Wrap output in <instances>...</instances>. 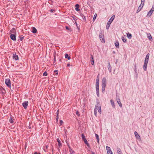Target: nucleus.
<instances>
[{
    "label": "nucleus",
    "mask_w": 154,
    "mask_h": 154,
    "mask_svg": "<svg viewBox=\"0 0 154 154\" xmlns=\"http://www.w3.org/2000/svg\"><path fill=\"white\" fill-rule=\"evenodd\" d=\"M106 150L107 151V152H108V151H111V149L110 148V147H109L107 146H106Z\"/></svg>",
    "instance_id": "72a5a7b5"
},
{
    "label": "nucleus",
    "mask_w": 154,
    "mask_h": 154,
    "mask_svg": "<svg viewBox=\"0 0 154 154\" xmlns=\"http://www.w3.org/2000/svg\"><path fill=\"white\" fill-rule=\"evenodd\" d=\"M22 37H20V40L21 41H22L23 39V38H24V36H22Z\"/></svg>",
    "instance_id": "09e8293b"
},
{
    "label": "nucleus",
    "mask_w": 154,
    "mask_h": 154,
    "mask_svg": "<svg viewBox=\"0 0 154 154\" xmlns=\"http://www.w3.org/2000/svg\"><path fill=\"white\" fill-rule=\"evenodd\" d=\"M48 74L46 71H45L43 74V76H46Z\"/></svg>",
    "instance_id": "37998d69"
},
{
    "label": "nucleus",
    "mask_w": 154,
    "mask_h": 154,
    "mask_svg": "<svg viewBox=\"0 0 154 154\" xmlns=\"http://www.w3.org/2000/svg\"><path fill=\"white\" fill-rule=\"evenodd\" d=\"M83 141H84L85 143L87 145L88 147H90V144L88 143V141H87V140H86V139H85V140H83Z\"/></svg>",
    "instance_id": "412c9836"
},
{
    "label": "nucleus",
    "mask_w": 154,
    "mask_h": 154,
    "mask_svg": "<svg viewBox=\"0 0 154 154\" xmlns=\"http://www.w3.org/2000/svg\"><path fill=\"white\" fill-rule=\"evenodd\" d=\"M148 62L144 61V63L143 64V68L144 70L145 71L146 70Z\"/></svg>",
    "instance_id": "1a4fd4ad"
},
{
    "label": "nucleus",
    "mask_w": 154,
    "mask_h": 154,
    "mask_svg": "<svg viewBox=\"0 0 154 154\" xmlns=\"http://www.w3.org/2000/svg\"><path fill=\"white\" fill-rule=\"evenodd\" d=\"M67 66L68 67L69 66H70V64H69V63L67 64Z\"/></svg>",
    "instance_id": "e2e57ef3"
},
{
    "label": "nucleus",
    "mask_w": 154,
    "mask_h": 154,
    "mask_svg": "<svg viewBox=\"0 0 154 154\" xmlns=\"http://www.w3.org/2000/svg\"><path fill=\"white\" fill-rule=\"evenodd\" d=\"M99 74L98 75H97V79H99Z\"/></svg>",
    "instance_id": "680f3d73"
},
{
    "label": "nucleus",
    "mask_w": 154,
    "mask_h": 154,
    "mask_svg": "<svg viewBox=\"0 0 154 154\" xmlns=\"http://www.w3.org/2000/svg\"><path fill=\"white\" fill-rule=\"evenodd\" d=\"M122 41L124 42L125 43L127 42V39L125 38L122 37Z\"/></svg>",
    "instance_id": "2f4dec72"
},
{
    "label": "nucleus",
    "mask_w": 154,
    "mask_h": 154,
    "mask_svg": "<svg viewBox=\"0 0 154 154\" xmlns=\"http://www.w3.org/2000/svg\"><path fill=\"white\" fill-rule=\"evenodd\" d=\"M57 115L59 116V110H58L57 112Z\"/></svg>",
    "instance_id": "bf43d9fd"
},
{
    "label": "nucleus",
    "mask_w": 154,
    "mask_h": 154,
    "mask_svg": "<svg viewBox=\"0 0 154 154\" xmlns=\"http://www.w3.org/2000/svg\"><path fill=\"white\" fill-rule=\"evenodd\" d=\"M96 86L99 87V82H96Z\"/></svg>",
    "instance_id": "3c124183"
},
{
    "label": "nucleus",
    "mask_w": 154,
    "mask_h": 154,
    "mask_svg": "<svg viewBox=\"0 0 154 154\" xmlns=\"http://www.w3.org/2000/svg\"><path fill=\"white\" fill-rule=\"evenodd\" d=\"M141 0V4L142 5H144L145 3V0Z\"/></svg>",
    "instance_id": "c03bdc74"
},
{
    "label": "nucleus",
    "mask_w": 154,
    "mask_h": 154,
    "mask_svg": "<svg viewBox=\"0 0 154 154\" xmlns=\"http://www.w3.org/2000/svg\"><path fill=\"white\" fill-rule=\"evenodd\" d=\"M62 59H59V63H62Z\"/></svg>",
    "instance_id": "6e6d98bb"
},
{
    "label": "nucleus",
    "mask_w": 154,
    "mask_h": 154,
    "mask_svg": "<svg viewBox=\"0 0 154 154\" xmlns=\"http://www.w3.org/2000/svg\"><path fill=\"white\" fill-rule=\"evenodd\" d=\"M144 5H142L141 4H140V5L139 6V7H138L137 11V13H138L141 10L142 8L143 7V6Z\"/></svg>",
    "instance_id": "9b49d317"
},
{
    "label": "nucleus",
    "mask_w": 154,
    "mask_h": 154,
    "mask_svg": "<svg viewBox=\"0 0 154 154\" xmlns=\"http://www.w3.org/2000/svg\"><path fill=\"white\" fill-rule=\"evenodd\" d=\"M127 37L129 39H131L132 38V35L131 33H127Z\"/></svg>",
    "instance_id": "c85d7f7f"
},
{
    "label": "nucleus",
    "mask_w": 154,
    "mask_h": 154,
    "mask_svg": "<svg viewBox=\"0 0 154 154\" xmlns=\"http://www.w3.org/2000/svg\"><path fill=\"white\" fill-rule=\"evenodd\" d=\"M73 19H74V20H76V19H75V18H74V17H73Z\"/></svg>",
    "instance_id": "338daca9"
},
{
    "label": "nucleus",
    "mask_w": 154,
    "mask_h": 154,
    "mask_svg": "<svg viewBox=\"0 0 154 154\" xmlns=\"http://www.w3.org/2000/svg\"><path fill=\"white\" fill-rule=\"evenodd\" d=\"M147 37L151 41H152V36L150 33H147Z\"/></svg>",
    "instance_id": "f3484780"
},
{
    "label": "nucleus",
    "mask_w": 154,
    "mask_h": 154,
    "mask_svg": "<svg viewBox=\"0 0 154 154\" xmlns=\"http://www.w3.org/2000/svg\"><path fill=\"white\" fill-rule=\"evenodd\" d=\"M134 134L136 138L138 139H140V135L138 134L137 131H135Z\"/></svg>",
    "instance_id": "2eb2a0df"
},
{
    "label": "nucleus",
    "mask_w": 154,
    "mask_h": 154,
    "mask_svg": "<svg viewBox=\"0 0 154 154\" xmlns=\"http://www.w3.org/2000/svg\"><path fill=\"white\" fill-rule=\"evenodd\" d=\"M57 141L58 143V145L60 147L62 146V143L60 142V139L58 138L57 139Z\"/></svg>",
    "instance_id": "a211bd4d"
},
{
    "label": "nucleus",
    "mask_w": 154,
    "mask_h": 154,
    "mask_svg": "<svg viewBox=\"0 0 154 154\" xmlns=\"http://www.w3.org/2000/svg\"><path fill=\"white\" fill-rule=\"evenodd\" d=\"M94 114L95 116L97 117V110L96 109L94 108Z\"/></svg>",
    "instance_id": "4c0bfd02"
},
{
    "label": "nucleus",
    "mask_w": 154,
    "mask_h": 154,
    "mask_svg": "<svg viewBox=\"0 0 154 154\" xmlns=\"http://www.w3.org/2000/svg\"><path fill=\"white\" fill-rule=\"evenodd\" d=\"M65 57L66 58H67L69 60H70L71 58L67 54H65Z\"/></svg>",
    "instance_id": "7c9ffc66"
},
{
    "label": "nucleus",
    "mask_w": 154,
    "mask_h": 154,
    "mask_svg": "<svg viewBox=\"0 0 154 154\" xmlns=\"http://www.w3.org/2000/svg\"><path fill=\"white\" fill-rule=\"evenodd\" d=\"M16 35L14 34H11L10 37L12 40L15 41L16 40Z\"/></svg>",
    "instance_id": "6e6552de"
},
{
    "label": "nucleus",
    "mask_w": 154,
    "mask_h": 154,
    "mask_svg": "<svg viewBox=\"0 0 154 154\" xmlns=\"http://www.w3.org/2000/svg\"><path fill=\"white\" fill-rule=\"evenodd\" d=\"M123 154L122 153V152L121 153H120L119 154Z\"/></svg>",
    "instance_id": "774afa93"
},
{
    "label": "nucleus",
    "mask_w": 154,
    "mask_h": 154,
    "mask_svg": "<svg viewBox=\"0 0 154 154\" xmlns=\"http://www.w3.org/2000/svg\"><path fill=\"white\" fill-rule=\"evenodd\" d=\"M95 108L98 110V112L101 114V107L100 104L98 100L97 101V104L96 105Z\"/></svg>",
    "instance_id": "7ed1b4c3"
},
{
    "label": "nucleus",
    "mask_w": 154,
    "mask_h": 154,
    "mask_svg": "<svg viewBox=\"0 0 154 154\" xmlns=\"http://www.w3.org/2000/svg\"><path fill=\"white\" fill-rule=\"evenodd\" d=\"M59 116L58 115H57V116H56V120H57V121H58V118H59Z\"/></svg>",
    "instance_id": "864d4df0"
},
{
    "label": "nucleus",
    "mask_w": 154,
    "mask_h": 154,
    "mask_svg": "<svg viewBox=\"0 0 154 154\" xmlns=\"http://www.w3.org/2000/svg\"><path fill=\"white\" fill-rule=\"evenodd\" d=\"M154 11V5H153L152 6V8L148 12L146 16L148 17H150L151 16Z\"/></svg>",
    "instance_id": "20e7f679"
},
{
    "label": "nucleus",
    "mask_w": 154,
    "mask_h": 154,
    "mask_svg": "<svg viewBox=\"0 0 154 154\" xmlns=\"http://www.w3.org/2000/svg\"><path fill=\"white\" fill-rule=\"evenodd\" d=\"M94 63V60H91V64L92 65H93Z\"/></svg>",
    "instance_id": "603ef678"
},
{
    "label": "nucleus",
    "mask_w": 154,
    "mask_h": 154,
    "mask_svg": "<svg viewBox=\"0 0 154 154\" xmlns=\"http://www.w3.org/2000/svg\"><path fill=\"white\" fill-rule=\"evenodd\" d=\"M65 28L66 29L71 32L72 31V29L70 27H69L67 26H66Z\"/></svg>",
    "instance_id": "c756f323"
},
{
    "label": "nucleus",
    "mask_w": 154,
    "mask_h": 154,
    "mask_svg": "<svg viewBox=\"0 0 154 154\" xmlns=\"http://www.w3.org/2000/svg\"><path fill=\"white\" fill-rule=\"evenodd\" d=\"M28 103L29 102L28 101H24L22 103L23 106V107L25 109H27Z\"/></svg>",
    "instance_id": "0eeeda50"
},
{
    "label": "nucleus",
    "mask_w": 154,
    "mask_h": 154,
    "mask_svg": "<svg viewBox=\"0 0 154 154\" xmlns=\"http://www.w3.org/2000/svg\"><path fill=\"white\" fill-rule=\"evenodd\" d=\"M96 91H99V87L96 86Z\"/></svg>",
    "instance_id": "8fccbe9b"
},
{
    "label": "nucleus",
    "mask_w": 154,
    "mask_h": 154,
    "mask_svg": "<svg viewBox=\"0 0 154 154\" xmlns=\"http://www.w3.org/2000/svg\"><path fill=\"white\" fill-rule=\"evenodd\" d=\"M1 91L2 94H5V93H6L5 90L3 88H2L1 89Z\"/></svg>",
    "instance_id": "bb28decb"
},
{
    "label": "nucleus",
    "mask_w": 154,
    "mask_h": 154,
    "mask_svg": "<svg viewBox=\"0 0 154 154\" xmlns=\"http://www.w3.org/2000/svg\"><path fill=\"white\" fill-rule=\"evenodd\" d=\"M95 137L97 139V141L98 143H99V137L98 135L97 134H95Z\"/></svg>",
    "instance_id": "a878e982"
},
{
    "label": "nucleus",
    "mask_w": 154,
    "mask_h": 154,
    "mask_svg": "<svg viewBox=\"0 0 154 154\" xmlns=\"http://www.w3.org/2000/svg\"><path fill=\"white\" fill-rule=\"evenodd\" d=\"M115 45L117 48H119V43L118 42H116L115 43Z\"/></svg>",
    "instance_id": "cd10ccee"
},
{
    "label": "nucleus",
    "mask_w": 154,
    "mask_h": 154,
    "mask_svg": "<svg viewBox=\"0 0 154 154\" xmlns=\"http://www.w3.org/2000/svg\"><path fill=\"white\" fill-rule=\"evenodd\" d=\"M48 145H47L45 146V147L46 149H48Z\"/></svg>",
    "instance_id": "052dcab7"
},
{
    "label": "nucleus",
    "mask_w": 154,
    "mask_h": 154,
    "mask_svg": "<svg viewBox=\"0 0 154 154\" xmlns=\"http://www.w3.org/2000/svg\"><path fill=\"white\" fill-rule=\"evenodd\" d=\"M107 68L109 71V72H111L112 71V67L110 65V63L109 62L108 63Z\"/></svg>",
    "instance_id": "ddd939ff"
},
{
    "label": "nucleus",
    "mask_w": 154,
    "mask_h": 154,
    "mask_svg": "<svg viewBox=\"0 0 154 154\" xmlns=\"http://www.w3.org/2000/svg\"><path fill=\"white\" fill-rule=\"evenodd\" d=\"M82 138L83 140H85L86 138H85V136L84 134H82Z\"/></svg>",
    "instance_id": "c9c22d12"
},
{
    "label": "nucleus",
    "mask_w": 154,
    "mask_h": 154,
    "mask_svg": "<svg viewBox=\"0 0 154 154\" xmlns=\"http://www.w3.org/2000/svg\"><path fill=\"white\" fill-rule=\"evenodd\" d=\"M106 79L105 77L103 78L102 80V85H106Z\"/></svg>",
    "instance_id": "f8f14e48"
},
{
    "label": "nucleus",
    "mask_w": 154,
    "mask_h": 154,
    "mask_svg": "<svg viewBox=\"0 0 154 154\" xmlns=\"http://www.w3.org/2000/svg\"><path fill=\"white\" fill-rule=\"evenodd\" d=\"M66 142L67 145L68 146L69 148H71V147L70 146L67 140H66Z\"/></svg>",
    "instance_id": "a19ab883"
},
{
    "label": "nucleus",
    "mask_w": 154,
    "mask_h": 154,
    "mask_svg": "<svg viewBox=\"0 0 154 154\" xmlns=\"http://www.w3.org/2000/svg\"><path fill=\"white\" fill-rule=\"evenodd\" d=\"M75 7H76L75 9V10L77 11H80V9L79 8V5L78 4H76L75 5Z\"/></svg>",
    "instance_id": "5701e85b"
},
{
    "label": "nucleus",
    "mask_w": 154,
    "mask_h": 154,
    "mask_svg": "<svg viewBox=\"0 0 154 154\" xmlns=\"http://www.w3.org/2000/svg\"><path fill=\"white\" fill-rule=\"evenodd\" d=\"M99 79H97L96 80V82H99Z\"/></svg>",
    "instance_id": "13d9d810"
},
{
    "label": "nucleus",
    "mask_w": 154,
    "mask_h": 154,
    "mask_svg": "<svg viewBox=\"0 0 154 154\" xmlns=\"http://www.w3.org/2000/svg\"><path fill=\"white\" fill-rule=\"evenodd\" d=\"M80 16L82 18L83 20L84 21H86V19L85 16L82 13H80Z\"/></svg>",
    "instance_id": "dca6fc26"
},
{
    "label": "nucleus",
    "mask_w": 154,
    "mask_h": 154,
    "mask_svg": "<svg viewBox=\"0 0 154 154\" xmlns=\"http://www.w3.org/2000/svg\"><path fill=\"white\" fill-rule=\"evenodd\" d=\"M69 150L71 154H75V152L72 149L71 147L69 148Z\"/></svg>",
    "instance_id": "aec40b11"
},
{
    "label": "nucleus",
    "mask_w": 154,
    "mask_h": 154,
    "mask_svg": "<svg viewBox=\"0 0 154 154\" xmlns=\"http://www.w3.org/2000/svg\"><path fill=\"white\" fill-rule=\"evenodd\" d=\"M110 102L113 108H115V103L113 100H110Z\"/></svg>",
    "instance_id": "b1692460"
},
{
    "label": "nucleus",
    "mask_w": 154,
    "mask_h": 154,
    "mask_svg": "<svg viewBox=\"0 0 154 154\" xmlns=\"http://www.w3.org/2000/svg\"><path fill=\"white\" fill-rule=\"evenodd\" d=\"M117 153L118 154L122 153L121 149L120 148H118L117 149Z\"/></svg>",
    "instance_id": "473e14b6"
},
{
    "label": "nucleus",
    "mask_w": 154,
    "mask_h": 154,
    "mask_svg": "<svg viewBox=\"0 0 154 154\" xmlns=\"http://www.w3.org/2000/svg\"><path fill=\"white\" fill-rule=\"evenodd\" d=\"M149 56V54L148 53L147 54V55H146L144 61L148 62Z\"/></svg>",
    "instance_id": "6ab92c4d"
},
{
    "label": "nucleus",
    "mask_w": 154,
    "mask_h": 154,
    "mask_svg": "<svg viewBox=\"0 0 154 154\" xmlns=\"http://www.w3.org/2000/svg\"><path fill=\"white\" fill-rule=\"evenodd\" d=\"M97 14H95L94 15V17H93V21H94L95 19H96V17H97Z\"/></svg>",
    "instance_id": "ea45409f"
},
{
    "label": "nucleus",
    "mask_w": 154,
    "mask_h": 154,
    "mask_svg": "<svg viewBox=\"0 0 154 154\" xmlns=\"http://www.w3.org/2000/svg\"><path fill=\"white\" fill-rule=\"evenodd\" d=\"M5 83L7 86L9 88H11V82L10 79H6L5 80Z\"/></svg>",
    "instance_id": "39448f33"
},
{
    "label": "nucleus",
    "mask_w": 154,
    "mask_h": 154,
    "mask_svg": "<svg viewBox=\"0 0 154 154\" xmlns=\"http://www.w3.org/2000/svg\"><path fill=\"white\" fill-rule=\"evenodd\" d=\"M91 154H95V153L94 152L92 151Z\"/></svg>",
    "instance_id": "0e129e2a"
},
{
    "label": "nucleus",
    "mask_w": 154,
    "mask_h": 154,
    "mask_svg": "<svg viewBox=\"0 0 154 154\" xmlns=\"http://www.w3.org/2000/svg\"><path fill=\"white\" fill-rule=\"evenodd\" d=\"M54 72L55 73H56V75H57L58 74V70H54Z\"/></svg>",
    "instance_id": "a18cd8bd"
},
{
    "label": "nucleus",
    "mask_w": 154,
    "mask_h": 154,
    "mask_svg": "<svg viewBox=\"0 0 154 154\" xmlns=\"http://www.w3.org/2000/svg\"><path fill=\"white\" fill-rule=\"evenodd\" d=\"M54 63L56 61L55 53L54 54Z\"/></svg>",
    "instance_id": "58836bf2"
},
{
    "label": "nucleus",
    "mask_w": 154,
    "mask_h": 154,
    "mask_svg": "<svg viewBox=\"0 0 154 154\" xmlns=\"http://www.w3.org/2000/svg\"><path fill=\"white\" fill-rule=\"evenodd\" d=\"M76 115H77L78 116H80V115L79 114V111L77 110L76 111Z\"/></svg>",
    "instance_id": "79ce46f5"
},
{
    "label": "nucleus",
    "mask_w": 154,
    "mask_h": 154,
    "mask_svg": "<svg viewBox=\"0 0 154 154\" xmlns=\"http://www.w3.org/2000/svg\"><path fill=\"white\" fill-rule=\"evenodd\" d=\"M49 11L51 13H54L55 12V10L54 9H51L49 10Z\"/></svg>",
    "instance_id": "e433bc0d"
},
{
    "label": "nucleus",
    "mask_w": 154,
    "mask_h": 154,
    "mask_svg": "<svg viewBox=\"0 0 154 154\" xmlns=\"http://www.w3.org/2000/svg\"><path fill=\"white\" fill-rule=\"evenodd\" d=\"M13 59L15 60H19L18 57L17 55H16V54H13Z\"/></svg>",
    "instance_id": "9d476101"
},
{
    "label": "nucleus",
    "mask_w": 154,
    "mask_h": 154,
    "mask_svg": "<svg viewBox=\"0 0 154 154\" xmlns=\"http://www.w3.org/2000/svg\"><path fill=\"white\" fill-rule=\"evenodd\" d=\"M115 17V15H113L107 22L106 26V28L107 29H109L110 24L111 23L114 19Z\"/></svg>",
    "instance_id": "f257e3e1"
},
{
    "label": "nucleus",
    "mask_w": 154,
    "mask_h": 154,
    "mask_svg": "<svg viewBox=\"0 0 154 154\" xmlns=\"http://www.w3.org/2000/svg\"><path fill=\"white\" fill-rule=\"evenodd\" d=\"M34 154H37V152H35ZM38 154H40V153H39Z\"/></svg>",
    "instance_id": "69168bd1"
},
{
    "label": "nucleus",
    "mask_w": 154,
    "mask_h": 154,
    "mask_svg": "<svg viewBox=\"0 0 154 154\" xmlns=\"http://www.w3.org/2000/svg\"><path fill=\"white\" fill-rule=\"evenodd\" d=\"M12 34H16V30L14 28H13L10 31Z\"/></svg>",
    "instance_id": "4468645a"
},
{
    "label": "nucleus",
    "mask_w": 154,
    "mask_h": 154,
    "mask_svg": "<svg viewBox=\"0 0 154 154\" xmlns=\"http://www.w3.org/2000/svg\"><path fill=\"white\" fill-rule=\"evenodd\" d=\"M99 37L101 42L104 43L105 42L104 37V32L103 31L100 30L99 34Z\"/></svg>",
    "instance_id": "f03ea898"
},
{
    "label": "nucleus",
    "mask_w": 154,
    "mask_h": 154,
    "mask_svg": "<svg viewBox=\"0 0 154 154\" xmlns=\"http://www.w3.org/2000/svg\"><path fill=\"white\" fill-rule=\"evenodd\" d=\"M106 85H102V90L103 93L105 91Z\"/></svg>",
    "instance_id": "4be33fe9"
},
{
    "label": "nucleus",
    "mask_w": 154,
    "mask_h": 154,
    "mask_svg": "<svg viewBox=\"0 0 154 154\" xmlns=\"http://www.w3.org/2000/svg\"><path fill=\"white\" fill-rule=\"evenodd\" d=\"M63 123V121L62 120H60V125H62V123Z\"/></svg>",
    "instance_id": "5fc2aeb1"
},
{
    "label": "nucleus",
    "mask_w": 154,
    "mask_h": 154,
    "mask_svg": "<svg viewBox=\"0 0 154 154\" xmlns=\"http://www.w3.org/2000/svg\"><path fill=\"white\" fill-rule=\"evenodd\" d=\"M107 152V154H112V151H108V152Z\"/></svg>",
    "instance_id": "de8ad7c7"
},
{
    "label": "nucleus",
    "mask_w": 154,
    "mask_h": 154,
    "mask_svg": "<svg viewBox=\"0 0 154 154\" xmlns=\"http://www.w3.org/2000/svg\"><path fill=\"white\" fill-rule=\"evenodd\" d=\"M96 94L97 95L98 97H99V91H96Z\"/></svg>",
    "instance_id": "49530a36"
},
{
    "label": "nucleus",
    "mask_w": 154,
    "mask_h": 154,
    "mask_svg": "<svg viewBox=\"0 0 154 154\" xmlns=\"http://www.w3.org/2000/svg\"><path fill=\"white\" fill-rule=\"evenodd\" d=\"M9 121L11 123H13L14 122L13 120L11 117L9 119Z\"/></svg>",
    "instance_id": "f704fd0d"
},
{
    "label": "nucleus",
    "mask_w": 154,
    "mask_h": 154,
    "mask_svg": "<svg viewBox=\"0 0 154 154\" xmlns=\"http://www.w3.org/2000/svg\"><path fill=\"white\" fill-rule=\"evenodd\" d=\"M116 100H117V102L118 103V104H119V106L120 107H122V104L121 103V102L120 101V99L119 98V97L117 95L116 96Z\"/></svg>",
    "instance_id": "423d86ee"
},
{
    "label": "nucleus",
    "mask_w": 154,
    "mask_h": 154,
    "mask_svg": "<svg viewBox=\"0 0 154 154\" xmlns=\"http://www.w3.org/2000/svg\"><path fill=\"white\" fill-rule=\"evenodd\" d=\"M32 33H36V32H37V29H36L35 27H32Z\"/></svg>",
    "instance_id": "393cba45"
},
{
    "label": "nucleus",
    "mask_w": 154,
    "mask_h": 154,
    "mask_svg": "<svg viewBox=\"0 0 154 154\" xmlns=\"http://www.w3.org/2000/svg\"><path fill=\"white\" fill-rule=\"evenodd\" d=\"M91 60H94L93 55L92 54H91Z\"/></svg>",
    "instance_id": "4d7b16f0"
}]
</instances>
